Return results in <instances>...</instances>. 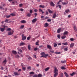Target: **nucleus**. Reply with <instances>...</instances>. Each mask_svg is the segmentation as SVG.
<instances>
[{
	"label": "nucleus",
	"instance_id": "ea45409f",
	"mask_svg": "<svg viewBox=\"0 0 77 77\" xmlns=\"http://www.w3.org/2000/svg\"><path fill=\"white\" fill-rule=\"evenodd\" d=\"M61 69H65L66 68H65V67H64L63 66H62L61 67Z\"/></svg>",
	"mask_w": 77,
	"mask_h": 77
},
{
	"label": "nucleus",
	"instance_id": "f257e3e1",
	"mask_svg": "<svg viewBox=\"0 0 77 77\" xmlns=\"http://www.w3.org/2000/svg\"><path fill=\"white\" fill-rule=\"evenodd\" d=\"M54 73L55 74L54 75V77H56L58 74V70H57V69L56 68H54Z\"/></svg>",
	"mask_w": 77,
	"mask_h": 77
},
{
	"label": "nucleus",
	"instance_id": "dca6fc26",
	"mask_svg": "<svg viewBox=\"0 0 77 77\" xmlns=\"http://www.w3.org/2000/svg\"><path fill=\"white\" fill-rule=\"evenodd\" d=\"M5 28H1V31L2 32H3L4 31H5Z\"/></svg>",
	"mask_w": 77,
	"mask_h": 77
},
{
	"label": "nucleus",
	"instance_id": "6e6d98bb",
	"mask_svg": "<svg viewBox=\"0 0 77 77\" xmlns=\"http://www.w3.org/2000/svg\"><path fill=\"white\" fill-rule=\"evenodd\" d=\"M58 6L59 7V8H60V9H61V7H62V6H61V5H58Z\"/></svg>",
	"mask_w": 77,
	"mask_h": 77
},
{
	"label": "nucleus",
	"instance_id": "f8f14e48",
	"mask_svg": "<svg viewBox=\"0 0 77 77\" xmlns=\"http://www.w3.org/2000/svg\"><path fill=\"white\" fill-rule=\"evenodd\" d=\"M67 34H68V32L67 31H65L64 33H63V35H66Z\"/></svg>",
	"mask_w": 77,
	"mask_h": 77
},
{
	"label": "nucleus",
	"instance_id": "2f4dec72",
	"mask_svg": "<svg viewBox=\"0 0 77 77\" xmlns=\"http://www.w3.org/2000/svg\"><path fill=\"white\" fill-rule=\"evenodd\" d=\"M66 38V35H64L61 37L62 39H65V38Z\"/></svg>",
	"mask_w": 77,
	"mask_h": 77
},
{
	"label": "nucleus",
	"instance_id": "aec40b11",
	"mask_svg": "<svg viewBox=\"0 0 77 77\" xmlns=\"http://www.w3.org/2000/svg\"><path fill=\"white\" fill-rule=\"evenodd\" d=\"M48 11L49 12V13H50V14H51L52 13H53V11H51L50 9H48Z\"/></svg>",
	"mask_w": 77,
	"mask_h": 77
},
{
	"label": "nucleus",
	"instance_id": "6e6552de",
	"mask_svg": "<svg viewBox=\"0 0 77 77\" xmlns=\"http://www.w3.org/2000/svg\"><path fill=\"white\" fill-rule=\"evenodd\" d=\"M14 74L15 75H20V73H18L17 72H14Z\"/></svg>",
	"mask_w": 77,
	"mask_h": 77
},
{
	"label": "nucleus",
	"instance_id": "a18cd8bd",
	"mask_svg": "<svg viewBox=\"0 0 77 77\" xmlns=\"http://www.w3.org/2000/svg\"><path fill=\"white\" fill-rule=\"evenodd\" d=\"M32 77H38V75L36 74L34 75Z\"/></svg>",
	"mask_w": 77,
	"mask_h": 77
},
{
	"label": "nucleus",
	"instance_id": "9d476101",
	"mask_svg": "<svg viewBox=\"0 0 77 77\" xmlns=\"http://www.w3.org/2000/svg\"><path fill=\"white\" fill-rule=\"evenodd\" d=\"M61 31V28H60L57 30V33H59Z\"/></svg>",
	"mask_w": 77,
	"mask_h": 77
},
{
	"label": "nucleus",
	"instance_id": "5701e85b",
	"mask_svg": "<svg viewBox=\"0 0 77 77\" xmlns=\"http://www.w3.org/2000/svg\"><path fill=\"white\" fill-rule=\"evenodd\" d=\"M17 50L18 51H20V53H22L23 52V51H22V50H21V49H20V48H17Z\"/></svg>",
	"mask_w": 77,
	"mask_h": 77
},
{
	"label": "nucleus",
	"instance_id": "7c9ffc66",
	"mask_svg": "<svg viewBox=\"0 0 77 77\" xmlns=\"http://www.w3.org/2000/svg\"><path fill=\"white\" fill-rule=\"evenodd\" d=\"M66 60L61 61V62L62 63H66Z\"/></svg>",
	"mask_w": 77,
	"mask_h": 77
},
{
	"label": "nucleus",
	"instance_id": "4d7b16f0",
	"mask_svg": "<svg viewBox=\"0 0 77 77\" xmlns=\"http://www.w3.org/2000/svg\"><path fill=\"white\" fill-rule=\"evenodd\" d=\"M34 15H35V17H36V16H37V15H38V14H37V13H34Z\"/></svg>",
	"mask_w": 77,
	"mask_h": 77
},
{
	"label": "nucleus",
	"instance_id": "052dcab7",
	"mask_svg": "<svg viewBox=\"0 0 77 77\" xmlns=\"http://www.w3.org/2000/svg\"><path fill=\"white\" fill-rule=\"evenodd\" d=\"M22 69L23 70H24V71L26 70V67H23Z\"/></svg>",
	"mask_w": 77,
	"mask_h": 77
},
{
	"label": "nucleus",
	"instance_id": "49530a36",
	"mask_svg": "<svg viewBox=\"0 0 77 77\" xmlns=\"http://www.w3.org/2000/svg\"><path fill=\"white\" fill-rule=\"evenodd\" d=\"M27 69H31V67L30 66H29L27 68Z\"/></svg>",
	"mask_w": 77,
	"mask_h": 77
},
{
	"label": "nucleus",
	"instance_id": "9b49d317",
	"mask_svg": "<svg viewBox=\"0 0 77 77\" xmlns=\"http://www.w3.org/2000/svg\"><path fill=\"white\" fill-rule=\"evenodd\" d=\"M47 47L48 48H49V49H50V50L51 48H52L51 47V46L50 45H47Z\"/></svg>",
	"mask_w": 77,
	"mask_h": 77
},
{
	"label": "nucleus",
	"instance_id": "5fc2aeb1",
	"mask_svg": "<svg viewBox=\"0 0 77 77\" xmlns=\"http://www.w3.org/2000/svg\"><path fill=\"white\" fill-rule=\"evenodd\" d=\"M8 19H6V20H5V23H6V22H8Z\"/></svg>",
	"mask_w": 77,
	"mask_h": 77
},
{
	"label": "nucleus",
	"instance_id": "a878e982",
	"mask_svg": "<svg viewBox=\"0 0 77 77\" xmlns=\"http://www.w3.org/2000/svg\"><path fill=\"white\" fill-rule=\"evenodd\" d=\"M62 44H63V45H68V43L67 42H66V43H63Z\"/></svg>",
	"mask_w": 77,
	"mask_h": 77
},
{
	"label": "nucleus",
	"instance_id": "412c9836",
	"mask_svg": "<svg viewBox=\"0 0 77 77\" xmlns=\"http://www.w3.org/2000/svg\"><path fill=\"white\" fill-rule=\"evenodd\" d=\"M42 77V74H39L38 75H37V77Z\"/></svg>",
	"mask_w": 77,
	"mask_h": 77
},
{
	"label": "nucleus",
	"instance_id": "603ef678",
	"mask_svg": "<svg viewBox=\"0 0 77 77\" xmlns=\"http://www.w3.org/2000/svg\"><path fill=\"white\" fill-rule=\"evenodd\" d=\"M30 74H34V72H30Z\"/></svg>",
	"mask_w": 77,
	"mask_h": 77
},
{
	"label": "nucleus",
	"instance_id": "774afa93",
	"mask_svg": "<svg viewBox=\"0 0 77 77\" xmlns=\"http://www.w3.org/2000/svg\"><path fill=\"white\" fill-rule=\"evenodd\" d=\"M46 15H48V12L47 11H46Z\"/></svg>",
	"mask_w": 77,
	"mask_h": 77
},
{
	"label": "nucleus",
	"instance_id": "c9c22d12",
	"mask_svg": "<svg viewBox=\"0 0 77 77\" xmlns=\"http://www.w3.org/2000/svg\"><path fill=\"white\" fill-rule=\"evenodd\" d=\"M31 48L30 47V45H28V50H30Z\"/></svg>",
	"mask_w": 77,
	"mask_h": 77
},
{
	"label": "nucleus",
	"instance_id": "20e7f679",
	"mask_svg": "<svg viewBox=\"0 0 77 77\" xmlns=\"http://www.w3.org/2000/svg\"><path fill=\"white\" fill-rule=\"evenodd\" d=\"M13 33H14V31L13 30H12V32L11 31H9L8 32V35H12L13 34Z\"/></svg>",
	"mask_w": 77,
	"mask_h": 77
},
{
	"label": "nucleus",
	"instance_id": "79ce46f5",
	"mask_svg": "<svg viewBox=\"0 0 77 77\" xmlns=\"http://www.w3.org/2000/svg\"><path fill=\"white\" fill-rule=\"evenodd\" d=\"M70 41H74V39H73L72 38H71L70 39Z\"/></svg>",
	"mask_w": 77,
	"mask_h": 77
},
{
	"label": "nucleus",
	"instance_id": "864d4df0",
	"mask_svg": "<svg viewBox=\"0 0 77 77\" xmlns=\"http://www.w3.org/2000/svg\"><path fill=\"white\" fill-rule=\"evenodd\" d=\"M49 69V68L48 67L45 69V71H48Z\"/></svg>",
	"mask_w": 77,
	"mask_h": 77
},
{
	"label": "nucleus",
	"instance_id": "72a5a7b5",
	"mask_svg": "<svg viewBox=\"0 0 77 77\" xmlns=\"http://www.w3.org/2000/svg\"><path fill=\"white\" fill-rule=\"evenodd\" d=\"M57 37L59 39H60V34H58L57 35Z\"/></svg>",
	"mask_w": 77,
	"mask_h": 77
},
{
	"label": "nucleus",
	"instance_id": "1a4fd4ad",
	"mask_svg": "<svg viewBox=\"0 0 77 77\" xmlns=\"http://www.w3.org/2000/svg\"><path fill=\"white\" fill-rule=\"evenodd\" d=\"M50 5H51V6H54V5H55L54 4V3H53V2H51L50 3Z\"/></svg>",
	"mask_w": 77,
	"mask_h": 77
},
{
	"label": "nucleus",
	"instance_id": "de8ad7c7",
	"mask_svg": "<svg viewBox=\"0 0 77 77\" xmlns=\"http://www.w3.org/2000/svg\"><path fill=\"white\" fill-rule=\"evenodd\" d=\"M11 30V28H8L7 29V31H10Z\"/></svg>",
	"mask_w": 77,
	"mask_h": 77
},
{
	"label": "nucleus",
	"instance_id": "13d9d810",
	"mask_svg": "<svg viewBox=\"0 0 77 77\" xmlns=\"http://www.w3.org/2000/svg\"><path fill=\"white\" fill-rule=\"evenodd\" d=\"M34 12H38V10L37 9H35L34 10Z\"/></svg>",
	"mask_w": 77,
	"mask_h": 77
},
{
	"label": "nucleus",
	"instance_id": "a19ab883",
	"mask_svg": "<svg viewBox=\"0 0 77 77\" xmlns=\"http://www.w3.org/2000/svg\"><path fill=\"white\" fill-rule=\"evenodd\" d=\"M47 21L48 22H51V19H48Z\"/></svg>",
	"mask_w": 77,
	"mask_h": 77
},
{
	"label": "nucleus",
	"instance_id": "e2e57ef3",
	"mask_svg": "<svg viewBox=\"0 0 77 77\" xmlns=\"http://www.w3.org/2000/svg\"><path fill=\"white\" fill-rule=\"evenodd\" d=\"M39 10V12H42V10L41 8H40Z\"/></svg>",
	"mask_w": 77,
	"mask_h": 77
},
{
	"label": "nucleus",
	"instance_id": "e433bc0d",
	"mask_svg": "<svg viewBox=\"0 0 77 77\" xmlns=\"http://www.w3.org/2000/svg\"><path fill=\"white\" fill-rule=\"evenodd\" d=\"M24 26L22 25L21 26L20 28V29H23V28H24Z\"/></svg>",
	"mask_w": 77,
	"mask_h": 77
},
{
	"label": "nucleus",
	"instance_id": "bf43d9fd",
	"mask_svg": "<svg viewBox=\"0 0 77 77\" xmlns=\"http://www.w3.org/2000/svg\"><path fill=\"white\" fill-rule=\"evenodd\" d=\"M16 58H19V57H20V56L19 55H16Z\"/></svg>",
	"mask_w": 77,
	"mask_h": 77
},
{
	"label": "nucleus",
	"instance_id": "c03bdc74",
	"mask_svg": "<svg viewBox=\"0 0 77 77\" xmlns=\"http://www.w3.org/2000/svg\"><path fill=\"white\" fill-rule=\"evenodd\" d=\"M64 51H68V48H66L64 49Z\"/></svg>",
	"mask_w": 77,
	"mask_h": 77
},
{
	"label": "nucleus",
	"instance_id": "3c124183",
	"mask_svg": "<svg viewBox=\"0 0 77 77\" xmlns=\"http://www.w3.org/2000/svg\"><path fill=\"white\" fill-rule=\"evenodd\" d=\"M63 77V73H61L60 75V77Z\"/></svg>",
	"mask_w": 77,
	"mask_h": 77
},
{
	"label": "nucleus",
	"instance_id": "c756f323",
	"mask_svg": "<svg viewBox=\"0 0 77 77\" xmlns=\"http://www.w3.org/2000/svg\"><path fill=\"white\" fill-rule=\"evenodd\" d=\"M21 23H26V21L24 20H23L21 21Z\"/></svg>",
	"mask_w": 77,
	"mask_h": 77
},
{
	"label": "nucleus",
	"instance_id": "f03ea898",
	"mask_svg": "<svg viewBox=\"0 0 77 77\" xmlns=\"http://www.w3.org/2000/svg\"><path fill=\"white\" fill-rule=\"evenodd\" d=\"M32 23H36V21H37V19L35 18L34 19H33L32 21Z\"/></svg>",
	"mask_w": 77,
	"mask_h": 77
},
{
	"label": "nucleus",
	"instance_id": "4be33fe9",
	"mask_svg": "<svg viewBox=\"0 0 77 77\" xmlns=\"http://www.w3.org/2000/svg\"><path fill=\"white\" fill-rule=\"evenodd\" d=\"M74 45V44L73 43H71L70 45V47H73Z\"/></svg>",
	"mask_w": 77,
	"mask_h": 77
},
{
	"label": "nucleus",
	"instance_id": "bb28decb",
	"mask_svg": "<svg viewBox=\"0 0 77 77\" xmlns=\"http://www.w3.org/2000/svg\"><path fill=\"white\" fill-rule=\"evenodd\" d=\"M40 8H44L45 6L42 5H40L39 6Z\"/></svg>",
	"mask_w": 77,
	"mask_h": 77
},
{
	"label": "nucleus",
	"instance_id": "423d86ee",
	"mask_svg": "<svg viewBox=\"0 0 77 77\" xmlns=\"http://www.w3.org/2000/svg\"><path fill=\"white\" fill-rule=\"evenodd\" d=\"M56 17V13H54L53 15L52 18H55Z\"/></svg>",
	"mask_w": 77,
	"mask_h": 77
},
{
	"label": "nucleus",
	"instance_id": "37998d69",
	"mask_svg": "<svg viewBox=\"0 0 77 77\" xmlns=\"http://www.w3.org/2000/svg\"><path fill=\"white\" fill-rule=\"evenodd\" d=\"M21 48L23 50H24L25 49H26V48L25 47H22Z\"/></svg>",
	"mask_w": 77,
	"mask_h": 77
},
{
	"label": "nucleus",
	"instance_id": "338daca9",
	"mask_svg": "<svg viewBox=\"0 0 77 77\" xmlns=\"http://www.w3.org/2000/svg\"><path fill=\"white\" fill-rule=\"evenodd\" d=\"M30 13H31V14H32V12H33V11L32 10H30L29 11Z\"/></svg>",
	"mask_w": 77,
	"mask_h": 77
},
{
	"label": "nucleus",
	"instance_id": "69168bd1",
	"mask_svg": "<svg viewBox=\"0 0 77 77\" xmlns=\"http://www.w3.org/2000/svg\"><path fill=\"white\" fill-rule=\"evenodd\" d=\"M57 44L55 43V44H54V47H56V46H57Z\"/></svg>",
	"mask_w": 77,
	"mask_h": 77
},
{
	"label": "nucleus",
	"instance_id": "8fccbe9b",
	"mask_svg": "<svg viewBox=\"0 0 77 77\" xmlns=\"http://www.w3.org/2000/svg\"><path fill=\"white\" fill-rule=\"evenodd\" d=\"M30 37L29 36L27 38V40H30Z\"/></svg>",
	"mask_w": 77,
	"mask_h": 77
},
{
	"label": "nucleus",
	"instance_id": "39448f33",
	"mask_svg": "<svg viewBox=\"0 0 77 77\" xmlns=\"http://www.w3.org/2000/svg\"><path fill=\"white\" fill-rule=\"evenodd\" d=\"M45 54V53L44 52V53L43 54V55L44 57H45V58H46V57H47V56H48V54Z\"/></svg>",
	"mask_w": 77,
	"mask_h": 77
},
{
	"label": "nucleus",
	"instance_id": "58836bf2",
	"mask_svg": "<svg viewBox=\"0 0 77 77\" xmlns=\"http://www.w3.org/2000/svg\"><path fill=\"white\" fill-rule=\"evenodd\" d=\"M5 17L7 18H9L11 17V16L10 15H8V16H5Z\"/></svg>",
	"mask_w": 77,
	"mask_h": 77
},
{
	"label": "nucleus",
	"instance_id": "cd10ccee",
	"mask_svg": "<svg viewBox=\"0 0 77 77\" xmlns=\"http://www.w3.org/2000/svg\"><path fill=\"white\" fill-rule=\"evenodd\" d=\"M65 12L66 14H68V13L69 12V9H67L65 11Z\"/></svg>",
	"mask_w": 77,
	"mask_h": 77
},
{
	"label": "nucleus",
	"instance_id": "f704fd0d",
	"mask_svg": "<svg viewBox=\"0 0 77 77\" xmlns=\"http://www.w3.org/2000/svg\"><path fill=\"white\" fill-rule=\"evenodd\" d=\"M76 74V73L75 72H73L72 74H71L70 75H71V76H73L74 75V74Z\"/></svg>",
	"mask_w": 77,
	"mask_h": 77
},
{
	"label": "nucleus",
	"instance_id": "473e14b6",
	"mask_svg": "<svg viewBox=\"0 0 77 77\" xmlns=\"http://www.w3.org/2000/svg\"><path fill=\"white\" fill-rule=\"evenodd\" d=\"M6 62H7V61L6 59L3 62V63H4L5 64H6Z\"/></svg>",
	"mask_w": 77,
	"mask_h": 77
},
{
	"label": "nucleus",
	"instance_id": "c85d7f7f",
	"mask_svg": "<svg viewBox=\"0 0 77 77\" xmlns=\"http://www.w3.org/2000/svg\"><path fill=\"white\" fill-rule=\"evenodd\" d=\"M39 41L38 40L37 42L35 43V45H39Z\"/></svg>",
	"mask_w": 77,
	"mask_h": 77
},
{
	"label": "nucleus",
	"instance_id": "393cba45",
	"mask_svg": "<svg viewBox=\"0 0 77 77\" xmlns=\"http://www.w3.org/2000/svg\"><path fill=\"white\" fill-rule=\"evenodd\" d=\"M64 74H65V76H66V77H69V75H68V74H67V73H66V72H65Z\"/></svg>",
	"mask_w": 77,
	"mask_h": 77
},
{
	"label": "nucleus",
	"instance_id": "680f3d73",
	"mask_svg": "<svg viewBox=\"0 0 77 77\" xmlns=\"http://www.w3.org/2000/svg\"><path fill=\"white\" fill-rule=\"evenodd\" d=\"M23 6V4H19L20 7H21Z\"/></svg>",
	"mask_w": 77,
	"mask_h": 77
},
{
	"label": "nucleus",
	"instance_id": "f3484780",
	"mask_svg": "<svg viewBox=\"0 0 77 77\" xmlns=\"http://www.w3.org/2000/svg\"><path fill=\"white\" fill-rule=\"evenodd\" d=\"M45 27H47L48 26V23H45V24L44 25Z\"/></svg>",
	"mask_w": 77,
	"mask_h": 77
},
{
	"label": "nucleus",
	"instance_id": "7ed1b4c3",
	"mask_svg": "<svg viewBox=\"0 0 77 77\" xmlns=\"http://www.w3.org/2000/svg\"><path fill=\"white\" fill-rule=\"evenodd\" d=\"M24 36V35L23 34L22 35V40H23V41H24V40L26 39V36Z\"/></svg>",
	"mask_w": 77,
	"mask_h": 77
},
{
	"label": "nucleus",
	"instance_id": "b1692460",
	"mask_svg": "<svg viewBox=\"0 0 77 77\" xmlns=\"http://www.w3.org/2000/svg\"><path fill=\"white\" fill-rule=\"evenodd\" d=\"M1 26L2 27H3V28L5 29L6 27H8V26L4 25H2Z\"/></svg>",
	"mask_w": 77,
	"mask_h": 77
},
{
	"label": "nucleus",
	"instance_id": "2eb2a0df",
	"mask_svg": "<svg viewBox=\"0 0 77 77\" xmlns=\"http://www.w3.org/2000/svg\"><path fill=\"white\" fill-rule=\"evenodd\" d=\"M12 52L14 54H17V52L15 51H12Z\"/></svg>",
	"mask_w": 77,
	"mask_h": 77
},
{
	"label": "nucleus",
	"instance_id": "4c0bfd02",
	"mask_svg": "<svg viewBox=\"0 0 77 77\" xmlns=\"http://www.w3.org/2000/svg\"><path fill=\"white\" fill-rule=\"evenodd\" d=\"M54 53L55 54H60V52H54Z\"/></svg>",
	"mask_w": 77,
	"mask_h": 77
},
{
	"label": "nucleus",
	"instance_id": "6ab92c4d",
	"mask_svg": "<svg viewBox=\"0 0 77 77\" xmlns=\"http://www.w3.org/2000/svg\"><path fill=\"white\" fill-rule=\"evenodd\" d=\"M44 52H42L41 53V55H42V56L40 57H44Z\"/></svg>",
	"mask_w": 77,
	"mask_h": 77
},
{
	"label": "nucleus",
	"instance_id": "a211bd4d",
	"mask_svg": "<svg viewBox=\"0 0 77 77\" xmlns=\"http://www.w3.org/2000/svg\"><path fill=\"white\" fill-rule=\"evenodd\" d=\"M62 5H67V4H68V2H67L66 3V2H62Z\"/></svg>",
	"mask_w": 77,
	"mask_h": 77
},
{
	"label": "nucleus",
	"instance_id": "ddd939ff",
	"mask_svg": "<svg viewBox=\"0 0 77 77\" xmlns=\"http://www.w3.org/2000/svg\"><path fill=\"white\" fill-rule=\"evenodd\" d=\"M31 15H32V14L30 13H28L27 14V16L29 17H31Z\"/></svg>",
	"mask_w": 77,
	"mask_h": 77
},
{
	"label": "nucleus",
	"instance_id": "09e8293b",
	"mask_svg": "<svg viewBox=\"0 0 77 77\" xmlns=\"http://www.w3.org/2000/svg\"><path fill=\"white\" fill-rule=\"evenodd\" d=\"M10 15H11V16H12V17H14V16H15V14H14L13 13L11 14Z\"/></svg>",
	"mask_w": 77,
	"mask_h": 77
},
{
	"label": "nucleus",
	"instance_id": "4468645a",
	"mask_svg": "<svg viewBox=\"0 0 77 77\" xmlns=\"http://www.w3.org/2000/svg\"><path fill=\"white\" fill-rule=\"evenodd\" d=\"M50 52L52 53H54V50L52 49V48L50 49Z\"/></svg>",
	"mask_w": 77,
	"mask_h": 77
},
{
	"label": "nucleus",
	"instance_id": "0e129e2a",
	"mask_svg": "<svg viewBox=\"0 0 77 77\" xmlns=\"http://www.w3.org/2000/svg\"><path fill=\"white\" fill-rule=\"evenodd\" d=\"M48 18H49V17H46L45 18V20H46V19H48Z\"/></svg>",
	"mask_w": 77,
	"mask_h": 77
},
{
	"label": "nucleus",
	"instance_id": "0eeeda50",
	"mask_svg": "<svg viewBox=\"0 0 77 77\" xmlns=\"http://www.w3.org/2000/svg\"><path fill=\"white\" fill-rule=\"evenodd\" d=\"M25 45V43L24 42H22L20 43V46H22L23 45Z\"/></svg>",
	"mask_w": 77,
	"mask_h": 77
}]
</instances>
